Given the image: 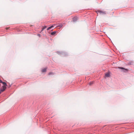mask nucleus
<instances>
[{
  "label": "nucleus",
  "mask_w": 134,
  "mask_h": 134,
  "mask_svg": "<svg viewBox=\"0 0 134 134\" xmlns=\"http://www.w3.org/2000/svg\"><path fill=\"white\" fill-rule=\"evenodd\" d=\"M105 76L107 77H109L110 76V74L109 73H107L105 74Z\"/></svg>",
  "instance_id": "39448f33"
},
{
  "label": "nucleus",
  "mask_w": 134,
  "mask_h": 134,
  "mask_svg": "<svg viewBox=\"0 0 134 134\" xmlns=\"http://www.w3.org/2000/svg\"><path fill=\"white\" fill-rule=\"evenodd\" d=\"M53 26H51V27H49L47 29V30H49L50 29H51V28H52Z\"/></svg>",
  "instance_id": "9b49d317"
},
{
  "label": "nucleus",
  "mask_w": 134,
  "mask_h": 134,
  "mask_svg": "<svg viewBox=\"0 0 134 134\" xmlns=\"http://www.w3.org/2000/svg\"><path fill=\"white\" fill-rule=\"evenodd\" d=\"M54 74L52 72H50L48 73L49 75H53Z\"/></svg>",
  "instance_id": "423d86ee"
},
{
  "label": "nucleus",
  "mask_w": 134,
  "mask_h": 134,
  "mask_svg": "<svg viewBox=\"0 0 134 134\" xmlns=\"http://www.w3.org/2000/svg\"><path fill=\"white\" fill-rule=\"evenodd\" d=\"M93 82H90L89 83V85H92V84H93Z\"/></svg>",
  "instance_id": "f8f14e48"
},
{
  "label": "nucleus",
  "mask_w": 134,
  "mask_h": 134,
  "mask_svg": "<svg viewBox=\"0 0 134 134\" xmlns=\"http://www.w3.org/2000/svg\"><path fill=\"white\" fill-rule=\"evenodd\" d=\"M1 83H3V85H5L6 86H7L6 83H5V82H2V81H1Z\"/></svg>",
  "instance_id": "20e7f679"
},
{
  "label": "nucleus",
  "mask_w": 134,
  "mask_h": 134,
  "mask_svg": "<svg viewBox=\"0 0 134 134\" xmlns=\"http://www.w3.org/2000/svg\"><path fill=\"white\" fill-rule=\"evenodd\" d=\"M1 91H0V94L1 93Z\"/></svg>",
  "instance_id": "4468645a"
},
{
  "label": "nucleus",
  "mask_w": 134,
  "mask_h": 134,
  "mask_svg": "<svg viewBox=\"0 0 134 134\" xmlns=\"http://www.w3.org/2000/svg\"><path fill=\"white\" fill-rule=\"evenodd\" d=\"M46 69H47V68H44L43 69H42V72H46Z\"/></svg>",
  "instance_id": "7ed1b4c3"
},
{
  "label": "nucleus",
  "mask_w": 134,
  "mask_h": 134,
  "mask_svg": "<svg viewBox=\"0 0 134 134\" xmlns=\"http://www.w3.org/2000/svg\"><path fill=\"white\" fill-rule=\"evenodd\" d=\"M5 85H3L2 86V89H1L0 90L2 92L4 91L6 88V86Z\"/></svg>",
  "instance_id": "f257e3e1"
},
{
  "label": "nucleus",
  "mask_w": 134,
  "mask_h": 134,
  "mask_svg": "<svg viewBox=\"0 0 134 134\" xmlns=\"http://www.w3.org/2000/svg\"><path fill=\"white\" fill-rule=\"evenodd\" d=\"M119 68H120V69H125V70H127V69H125L123 67H119Z\"/></svg>",
  "instance_id": "1a4fd4ad"
},
{
  "label": "nucleus",
  "mask_w": 134,
  "mask_h": 134,
  "mask_svg": "<svg viewBox=\"0 0 134 134\" xmlns=\"http://www.w3.org/2000/svg\"><path fill=\"white\" fill-rule=\"evenodd\" d=\"M98 12L100 13H103L104 14H105V12H103L102 11H99Z\"/></svg>",
  "instance_id": "6e6552de"
},
{
  "label": "nucleus",
  "mask_w": 134,
  "mask_h": 134,
  "mask_svg": "<svg viewBox=\"0 0 134 134\" xmlns=\"http://www.w3.org/2000/svg\"><path fill=\"white\" fill-rule=\"evenodd\" d=\"M37 35L39 36V37H40V34H38Z\"/></svg>",
  "instance_id": "ddd939ff"
},
{
  "label": "nucleus",
  "mask_w": 134,
  "mask_h": 134,
  "mask_svg": "<svg viewBox=\"0 0 134 134\" xmlns=\"http://www.w3.org/2000/svg\"><path fill=\"white\" fill-rule=\"evenodd\" d=\"M78 19V17L76 16H75L72 18V20L73 22H75L77 21Z\"/></svg>",
  "instance_id": "f03ea898"
},
{
  "label": "nucleus",
  "mask_w": 134,
  "mask_h": 134,
  "mask_svg": "<svg viewBox=\"0 0 134 134\" xmlns=\"http://www.w3.org/2000/svg\"><path fill=\"white\" fill-rule=\"evenodd\" d=\"M46 28V26H45L44 27H43L42 28V30L41 31H43L44 29H45Z\"/></svg>",
  "instance_id": "9d476101"
},
{
  "label": "nucleus",
  "mask_w": 134,
  "mask_h": 134,
  "mask_svg": "<svg viewBox=\"0 0 134 134\" xmlns=\"http://www.w3.org/2000/svg\"><path fill=\"white\" fill-rule=\"evenodd\" d=\"M56 32H55V31L53 32H52L51 34L52 35H54L56 33Z\"/></svg>",
  "instance_id": "0eeeda50"
}]
</instances>
